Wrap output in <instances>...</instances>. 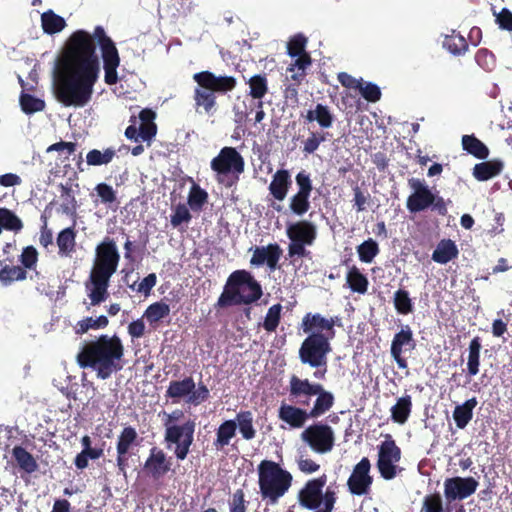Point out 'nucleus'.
<instances>
[{"label": "nucleus", "instance_id": "1", "mask_svg": "<svg viewBox=\"0 0 512 512\" xmlns=\"http://www.w3.org/2000/svg\"><path fill=\"white\" fill-rule=\"evenodd\" d=\"M97 44L101 50L105 83L115 85L118 82L120 56L105 29L96 26L92 34L76 30L67 39L53 69V92L62 105L84 107L91 101L100 73Z\"/></svg>", "mask_w": 512, "mask_h": 512}, {"label": "nucleus", "instance_id": "2", "mask_svg": "<svg viewBox=\"0 0 512 512\" xmlns=\"http://www.w3.org/2000/svg\"><path fill=\"white\" fill-rule=\"evenodd\" d=\"M120 255L115 241L105 237L95 249V258L85 282V289L92 306L100 305L109 297L108 287L113 274L117 271Z\"/></svg>", "mask_w": 512, "mask_h": 512}, {"label": "nucleus", "instance_id": "3", "mask_svg": "<svg viewBox=\"0 0 512 512\" xmlns=\"http://www.w3.org/2000/svg\"><path fill=\"white\" fill-rule=\"evenodd\" d=\"M123 345L117 336L102 335L98 340L85 345L77 354V363L81 368H91L100 379L109 378L122 368Z\"/></svg>", "mask_w": 512, "mask_h": 512}, {"label": "nucleus", "instance_id": "4", "mask_svg": "<svg viewBox=\"0 0 512 512\" xmlns=\"http://www.w3.org/2000/svg\"><path fill=\"white\" fill-rule=\"evenodd\" d=\"M262 294L261 285L250 272L236 270L229 275L215 306L225 308L232 305H249L258 301Z\"/></svg>", "mask_w": 512, "mask_h": 512}, {"label": "nucleus", "instance_id": "5", "mask_svg": "<svg viewBox=\"0 0 512 512\" xmlns=\"http://www.w3.org/2000/svg\"><path fill=\"white\" fill-rule=\"evenodd\" d=\"M289 397L297 404L309 406L312 397L316 396L313 407L309 410L311 419H316L334 405L333 394L326 390L320 383L311 382L308 378H300L297 375H291L288 386Z\"/></svg>", "mask_w": 512, "mask_h": 512}, {"label": "nucleus", "instance_id": "6", "mask_svg": "<svg viewBox=\"0 0 512 512\" xmlns=\"http://www.w3.org/2000/svg\"><path fill=\"white\" fill-rule=\"evenodd\" d=\"M257 472L262 500L266 505H276L292 486V474L280 464L266 459L259 463Z\"/></svg>", "mask_w": 512, "mask_h": 512}, {"label": "nucleus", "instance_id": "7", "mask_svg": "<svg viewBox=\"0 0 512 512\" xmlns=\"http://www.w3.org/2000/svg\"><path fill=\"white\" fill-rule=\"evenodd\" d=\"M326 483V474L307 480L297 494L299 505L314 512H333L338 499V487L336 483H331L324 490Z\"/></svg>", "mask_w": 512, "mask_h": 512}, {"label": "nucleus", "instance_id": "8", "mask_svg": "<svg viewBox=\"0 0 512 512\" xmlns=\"http://www.w3.org/2000/svg\"><path fill=\"white\" fill-rule=\"evenodd\" d=\"M198 84L194 91L195 104L209 114L216 106V93L225 94L236 88L237 80L233 76L215 75L210 71H201L193 75Z\"/></svg>", "mask_w": 512, "mask_h": 512}, {"label": "nucleus", "instance_id": "9", "mask_svg": "<svg viewBox=\"0 0 512 512\" xmlns=\"http://www.w3.org/2000/svg\"><path fill=\"white\" fill-rule=\"evenodd\" d=\"M304 333L307 337L298 351L300 362L315 369V379L323 380L327 373L328 355L332 351L331 339L317 330Z\"/></svg>", "mask_w": 512, "mask_h": 512}, {"label": "nucleus", "instance_id": "10", "mask_svg": "<svg viewBox=\"0 0 512 512\" xmlns=\"http://www.w3.org/2000/svg\"><path fill=\"white\" fill-rule=\"evenodd\" d=\"M211 169L217 174V181L231 187L239 181L245 170V161L234 147H223L211 160Z\"/></svg>", "mask_w": 512, "mask_h": 512}, {"label": "nucleus", "instance_id": "11", "mask_svg": "<svg viewBox=\"0 0 512 512\" xmlns=\"http://www.w3.org/2000/svg\"><path fill=\"white\" fill-rule=\"evenodd\" d=\"M171 417L165 423V442L167 449L173 450L177 459L184 460L193 442L194 423L186 422L183 425H170Z\"/></svg>", "mask_w": 512, "mask_h": 512}, {"label": "nucleus", "instance_id": "12", "mask_svg": "<svg viewBox=\"0 0 512 512\" xmlns=\"http://www.w3.org/2000/svg\"><path fill=\"white\" fill-rule=\"evenodd\" d=\"M301 439L314 452L325 454L333 449L335 435L332 427L328 424L315 423L302 431Z\"/></svg>", "mask_w": 512, "mask_h": 512}, {"label": "nucleus", "instance_id": "13", "mask_svg": "<svg viewBox=\"0 0 512 512\" xmlns=\"http://www.w3.org/2000/svg\"><path fill=\"white\" fill-rule=\"evenodd\" d=\"M378 447L377 468L382 478L391 480L397 475V465L401 459V450L396 442L388 435Z\"/></svg>", "mask_w": 512, "mask_h": 512}, {"label": "nucleus", "instance_id": "14", "mask_svg": "<svg viewBox=\"0 0 512 512\" xmlns=\"http://www.w3.org/2000/svg\"><path fill=\"white\" fill-rule=\"evenodd\" d=\"M415 347L416 342L411 327L408 324L402 325L401 329L393 336L390 346L391 357L396 362L398 368H408L405 353L413 351Z\"/></svg>", "mask_w": 512, "mask_h": 512}, {"label": "nucleus", "instance_id": "15", "mask_svg": "<svg viewBox=\"0 0 512 512\" xmlns=\"http://www.w3.org/2000/svg\"><path fill=\"white\" fill-rule=\"evenodd\" d=\"M156 113L150 109H143L139 113L140 125L136 127V117L132 116V122L125 130V136L134 141H150L157 133V125L154 123Z\"/></svg>", "mask_w": 512, "mask_h": 512}, {"label": "nucleus", "instance_id": "16", "mask_svg": "<svg viewBox=\"0 0 512 512\" xmlns=\"http://www.w3.org/2000/svg\"><path fill=\"white\" fill-rule=\"evenodd\" d=\"M296 184L298 191L290 198L289 208L297 216H302L310 209V196L313 190L310 174L305 170L297 173Z\"/></svg>", "mask_w": 512, "mask_h": 512}, {"label": "nucleus", "instance_id": "17", "mask_svg": "<svg viewBox=\"0 0 512 512\" xmlns=\"http://www.w3.org/2000/svg\"><path fill=\"white\" fill-rule=\"evenodd\" d=\"M371 463L363 457L353 468L347 480V487L352 495H365L370 491L373 477L370 475Z\"/></svg>", "mask_w": 512, "mask_h": 512}, {"label": "nucleus", "instance_id": "18", "mask_svg": "<svg viewBox=\"0 0 512 512\" xmlns=\"http://www.w3.org/2000/svg\"><path fill=\"white\" fill-rule=\"evenodd\" d=\"M479 486L473 477H451L444 481V496L451 503L455 500H464L473 495Z\"/></svg>", "mask_w": 512, "mask_h": 512}, {"label": "nucleus", "instance_id": "19", "mask_svg": "<svg viewBox=\"0 0 512 512\" xmlns=\"http://www.w3.org/2000/svg\"><path fill=\"white\" fill-rule=\"evenodd\" d=\"M408 185L413 190L406 202V207L411 213L424 211L435 201L434 194L422 180L410 178Z\"/></svg>", "mask_w": 512, "mask_h": 512}, {"label": "nucleus", "instance_id": "20", "mask_svg": "<svg viewBox=\"0 0 512 512\" xmlns=\"http://www.w3.org/2000/svg\"><path fill=\"white\" fill-rule=\"evenodd\" d=\"M336 325H340V318L338 316L325 318L320 313H306L301 322V329L303 332H310L317 330L324 334L329 339H334Z\"/></svg>", "mask_w": 512, "mask_h": 512}, {"label": "nucleus", "instance_id": "21", "mask_svg": "<svg viewBox=\"0 0 512 512\" xmlns=\"http://www.w3.org/2000/svg\"><path fill=\"white\" fill-rule=\"evenodd\" d=\"M138 445V433L136 429L132 426H126L120 432L116 450H117V467L120 471H125L128 466V459L131 455V450L133 447Z\"/></svg>", "mask_w": 512, "mask_h": 512}, {"label": "nucleus", "instance_id": "22", "mask_svg": "<svg viewBox=\"0 0 512 512\" xmlns=\"http://www.w3.org/2000/svg\"><path fill=\"white\" fill-rule=\"evenodd\" d=\"M287 237L292 242L312 245L317 237L316 226L307 220L290 224L286 229Z\"/></svg>", "mask_w": 512, "mask_h": 512}, {"label": "nucleus", "instance_id": "23", "mask_svg": "<svg viewBox=\"0 0 512 512\" xmlns=\"http://www.w3.org/2000/svg\"><path fill=\"white\" fill-rule=\"evenodd\" d=\"M281 255V247L277 243H271L266 247H256L250 263L254 266H262L266 263L271 270H275Z\"/></svg>", "mask_w": 512, "mask_h": 512}, {"label": "nucleus", "instance_id": "24", "mask_svg": "<svg viewBox=\"0 0 512 512\" xmlns=\"http://www.w3.org/2000/svg\"><path fill=\"white\" fill-rule=\"evenodd\" d=\"M278 417L291 428H302L308 419H311L309 411L292 405L282 403L278 410Z\"/></svg>", "mask_w": 512, "mask_h": 512}, {"label": "nucleus", "instance_id": "25", "mask_svg": "<svg viewBox=\"0 0 512 512\" xmlns=\"http://www.w3.org/2000/svg\"><path fill=\"white\" fill-rule=\"evenodd\" d=\"M292 184L288 170L280 169L275 172L269 185L270 194L278 201H283Z\"/></svg>", "mask_w": 512, "mask_h": 512}, {"label": "nucleus", "instance_id": "26", "mask_svg": "<svg viewBox=\"0 0 512 512\" xmlns=\"http://www.w3.org/2000/svg\"><path fill=\"white\" fill-rule=\"evenodd\" d=\"M459 250L451 239H442L432 253V260L439 264H446L457 258Z\"/></svg>", "mask_w": 512, "mask_h": 512}, {"label": "nucleus", "instance_id": "27", "mask_svg": "<svg viewBox=\"0 0 512 512\" xmlns=\"http://www.w3.org/2000/svg\"><path fill=\"white\" fill-rule=\"evenodd\" d=\"M477 404L478 401L476 397H472L454 408L453 419L457 428L464 429L469 424L473 418V410Z\"/></svg>", "mask_w": 512, "mask_h": 512}, {"label": "nucleus", "instance_id": "28", "mask_svg": "<svg viewBox=\"0 0 512 512\" xmlns=\"http://www.w3.org/2000/svg\"><path fill=\"white\" fill-rule=\"evenodd\" d=\"M503 169V162L498 159L478 163L473 168V176L479 181H487Z\"/></svg>", "mask_w": 512, "mask_h": 512}, {"label": "nucleus", "instance_id": "29", "mask_svg": "<svg viewBox=\"0 0 512 512\" xmlns=\"http://www.w3.org/2000/svg\"><path fill=\"white\" fill-rule=\"evenodd\" d=\"M237 424L235 420H225L216 430V439L213 446L216 450H222L230 444L232 438L235 437Z\"/></svg>", "mask_w": 512, "mask_h": 512}, {"label": "nucleus", "instance_id": "30", "mask_svg": "<svg viewBox=\"0 0 512 512\" xmlns=\"http://www.w3.org/2000/svg\"><path fill=\"white\" fill-rule=\"evenodd\" d=\"M306 120L316 121L322 129H328L334 122V116L328 106L318 103L314 109L307 111Z\"/></svg>", "mask_w": 512, "mask_h": 512}, {"label": "nucleus", "instance_id": "31", "mask_svg": "<svg viewBox=\"0 0 512 512\" xmlns=\"http://www.w3.org/2000/svg\"><path fill=\"white\" fill-rule=\"evenodd\" d=\"M391 419L398 424H404L408 420L412 411V398L410 395H404L397 399L395 405L390 409Z\"/></svg>", "mask_w": 512, "mask_h": 512}, {"label": "nucleus", "instance_id": "32", "mask_svg": "<svg viewBox=\"0 0 512 512\" xmlns=\"http://www.w3.org/2000/svg\"><path fill=\"white\" fill-rule=\"evenodd\" d=\"M41 26L46 34L53 35L66 27V21L53 10H47L41 14Z\"/></svg>", "mask_w": 512, "mask_h": 512}, {"label": "nucleus", "instance_id": "33", "mask_svg": "<svg viewBox=\"0 0 512 512\" xmlns=\"http://www.w3.org/2000/svg\"><path fill=\"white\" fill-rule=\"evenodd\" d=\"M462 147L463 150L477 159L483 160L489 155L488 147L473 134L462 137Z\"/></svg>", "mask_w": 512, "mask_h": 512}, {"label": "nucleus", "instance_id": "34", "mask_svg": "<svg viewBox=\"0 0 512 512\" xmlns=\"http://www.w3.org/2000/svg\"><path fill=\"white\" fill-rule=\"evenodd\" d=\"M481 348V338L479 336L474 337L468 347L467 373L470 377L479 373Z\"/></svg>", "mask_w": 512, "mask_h": 512}, {"label": "nucleus", "instance_id": "35", "mask_svg": "<svg viewBox=\"0 0 512 512\" xmlns=\"http://www.w3.org/2000/svg\"><path fill=\"white\" fill-rule=\"evenodd\" d=\"M57 245L61 256H70L75 251L76 232L73 227H68L60 231L57 236Z\"/></svg>", "mask_w": 512, "mask_h": 512}, {"label": "nucleus", "instance_id": "36", "mask_svg": "<svg viewBox=\"0 0 512 512\" xmlns=\"http://www.w3.org/2000/svg\"><path fill=\"white\" fill-rule=\"evenodd\" d=\"M194 388L195 382L192 377H186L180 381H171L166 391V396L172 399H179L189 396Z\"/></svg>", "mask_w": 512, "mask_h": 512}, {"label": "nucleus", "instance_id": "37", "mask_svg": "<svg viewBox=\"0 0 512 512\" xmlns=\"http://www.w3.org/2000/svg\"><path fill=\"white\" fill-rule=\"evenodd\" d=\"M237 427L245 440H252L256 436V430L253 426V413L249 410H241L235 418Z\"/></svg>", "mask_w": 512, "mask_h": 512}, {"label": "nucleus", "instance_id": "38", "mask_svg": "<svg viewBox=\"0 0 512 512\" xmlns=\"http://www.w3.org/2000/svg\"><path fill=\"white\" fill-rule=\"evenodd\" d=\"M346 282L353 292L365 294L368 290L369 281L356 266H352L348 270L346 275Z\"/></svg>", "mask_w": 512, "mask_h": 512}, {"label": "nucleus", "instance_id": "39", "mask_svg": "<svg viewBox=\"0 0 512 512\" xmlns=\"http://www.w3.org/2000/svg\"><path fill=\"white\" fill-rule=\"evenodd\" d=\"M12 455L20 469L26 473L31 474L38 469L36 460L24 447L15 446L12 450Z\"/></svg>", "mask_w": 512, "mask_h": 512}, {"label": "nucleus", "instance_id": "40", "mask_svg": "<svg viewBox=\"0 0 512 512\" xmlns=\"http://www.w3.org/2000/svg\"><path fill=\"white\" fill-rule=\"evenodd\" d=\"M0 266V282L5 286L27 278V271L21 266L3 265L2 261H0Z\"/></svg>", "mask_w": 512, "mask_h": 512}, {"label": "nucleus", "instance_id": "41", "mask_svg": "<svg viewBox=\"0 0 512 512\" xmlns=\"http://www.w3.org/2000/svg\"><path fill=\"white\" fill-rule=\"evenodd\" d=\"M393 305L396 312L400 315H408L414 312V303L410 293L406 289H398L393 294Z\"/></svg>", "mask_w": 512, "mask_h": 512}, {"label": "nucleus", "instance_id": "42", "mask_svg": "<svg viewBox=\"0 0 512 512\" xmlns=\"http://www.w3.org/2000/svg\"><path fill=\"white\" fill-rule=\"evenodd\" d=\"M249 96L258 101H262V98L268 93V80L265 74L253 75L248 81Z\"/></svg>", "mask_w": 512, "mask_h": 512}, {"label": "nucleus", "instance_id": "43", "mask_svg": "<svg viewBox=\"0 0 512 512\" xmlns=\"http://www.w3.org/2000/svg\"><path fill=\"white\" fill-rule=\"evenodd\" d=\"M443 46L453 55H462L468 50L467 40L456 31L445 37Z\"/></svg>", "mask_w": 512, "mask_h": 512}, {"label": "nucleus", "instance_id": "44", "mask_svg": "<svg viewBox=\"0 0 512 512\" xmlns=\"http://www.w3.org/2000/svg\"><path fill=\"white\" fill-rule=\"evenodd\" d=\"M0 227L1 230L19 232L23 228L22 220L10 209L0 207Z\"/></svg>", "mask_w": 512, "mask_h": 512}, {"label": "nucleus", "instance_id": "45", "mask_svg": "<svg viewBox=\"0 0 512 512\" xmlns=\"http://www.w3.org/2000/svg\"><path fill=\"white\" fill-rule=\"evenodd\" d=\"M116 155L113 148H107L104 151L98 149L90 150L86 155V162L90 166H100L110 163Z\"/></svg>", "mask_w": 512, "mask_h": 512}, {"label": "nucleus", "instance_id": "46", "mask_svg": "<svg viewBox=\"0 0 512 512\" xmlns=\"http://www.w3.org/2000/svg\"><path fill=\"white\" fill-rule=\"evenodd\" d=\"M208 201V193L198 184H193L188 195V205L193 211L199 212Z\"/></svg>", "mask_w": 512, "mask_h": 512}, {"label": "nucleus", "instance_id": "47", "mask_svg": "<svg viewBox=\"0 0 512 512\" xmlns=\"http://www.w3.org/2000/svg\"><path fill=\"white\" fill-rule=\"evenodd\" d=\"M331 134L324 131H313L306 140L303 141L302 152L304 154H313L321 143L329 140Z\"/></svg>", "mask_w": 512, "mask_h": 512}, {"label": "nucleus", "instance_id": "48", "mask_svg": "<svg viewBox=\"0 0 512 512\" xmlns=\"http://www.w3.org/2000/svg\"><path fill=\"white\" fill-rule=\"evenodd\" d=\"M20 105L22 111L26 114L40 112L45 108L44 100L24 92L20 95Z\"/></svg>", "mask_w": 512, "mask_h": 512}, {"label": "nucleus", "instance_id": "49", "mask_svg": "<svg viewBox=\"0 0 512 512\" xmlns=\"http://www.w3.org/2000/svg\"><path fill=\"white\" fill-rule=\"evenodd\" d=\"M379 251L378 243L371 238L365 240L357 247L359 259L364 263H371Z\"/></svg>", "mask_w": 512, "mask_h": 512}, {"label": "nucleus", "instance_id": "50", "mask_svg": "<svg viewBox=\"0 0 512 512\" xmlns=\"http://www.w3.org/2000/svg\"><path fill=\"white\" fill-rule=\"evenodd\" d=\"M129 278L130 276L128 275L125 277V282L129 286V288H131L132 291L141 293L145 296H147L150 293L151 289L155 286L157 280L156 274L154 273L149 274L141 281H138V279L134 280L132 284H129Z\"/></svg>", "mask_w": 512, "mask_h": 512}, {"label": "nucleus", "instance_id": "51", "mask_svg": "<svg viewBox=\"0 0 512 512\" xmlns=\"http://www.w3.org/2000/svg\"><path fill=\"white\" fill-rule=\"evenodd\" d=\"M282 305L280 303L272 305L264 318L263 322V328L267 332H275L280 320H281V311H282Z\"/></svg>", "mask_w": 512, "mask_h": 512}, {"label": "nucleus", "instance_id": "52", "mask_svg": "<svg viewBox=\"0 0 512 512\" xmlns=\"http://www.w3.org/2000/svg\"><path fill=\"white\" fill-rule=\"evenodd\" d=\"M420 512H444L443 499L440 493L435 492L425 495Z\"/></svg>", "mask_w": 512, "mask_h": 512}, {"label": "nucleus", "instance_id": "53", "mask_svg": "<svg viewBox=\"0 0 512 512\" xmlns=\"http://www.w3.org/2000/svg\"><path fill=\"white\" fill-rule=\"evenodd\" d=\"M38 256V251L34 246H26L20 255L21 267L26 271L27 269L34 270L38 262Z\"/></svg>", "mask_w": 512, "mask_h": 512}, {"label": "nucleus", "instance_id": "54", "mask_svg": "<svg viewBox=\"0 0 512 512\" xmlns=\"http://www.w3.org/2000/svg\"><path fill=\"white\" fill-rule=\"evenodd\" d=\"M475 61L486 71H492L496 65L495 55L486 48H481L476 52Z\"/></svg>", "mask_w": 512, "mask_h": 512}, {"label": "nucleus", "instance_id": "55", "mask_svg": "<svg viewBox=\"0 0 512 512\" xmlns=\"http://www.w3.org/2000/svg\"><path fill=\"white\" fill-rule=\"evenodd\" d=\"M306 43L307 38L304 35L297 34L293 36L287 44L288 55L291 57H296L297 55L306 54Z\"/></svg>", "mask_w": 512, "mask_h": 512}, {"label": "nucleus", "instance_id": "56", "mask_svg": "<svg viewBox=\"0 0 512 512\" xmlns=\"http://www.w3.org/2000/svg\"><path fill=\"white\" fill-rule=\"evenodd\" d=\"M108 323V318L104 315H101L96 319L87 317L78 323V332L85 333L89 329L105 328Z\"/></svg>", "mask_w": 512, "mask_h": 512}, {"label": "nucleus", "instance_id": "57", "mask_svg": "<svg viewBox=\"0 0 512 512\" xmlns=\"http://www.w3.org/2000/svg\"><path fill=\"white\" fill-rule=\"evenodd\" d=\"M358 90L360 91L363 98L368 102H377L380 100L382 95L380 88L371 82L365 84L362 82Z\"/></svg>", "mask_w": 512, "mask_h": 512}, {"label": "nucleus", "instance_id": "58", "mask_svg": "<svg viewBox=\"0 0 512 512\" xmlns=\"http://www.w3.org/2000/svg\"><path fill=\"white\" fill-rule=\"evenodd\" d=\"M95 191L97 192V195L100 197L101 202L105 205L115 203L117 200L115 190L112 188V186L106 183L97 184L95 187Z\"/></svg>", "mask_w": 512, "mask_h": 512}, {"label": "nucleus", "instance_id": "59", "mask_svg": "<svg viewBox=\"0 0 512 512\" xmlns=\"http://www.w3.org/2000/svg\"><path fill=\"white\" fill-rule=\"evenodd\" d=\"M143 318L149 323V330H156L160 322V301L151 304L145 311Z\"/></svg>", "mask_w": 512, "mask_h": 512}, {"label": "nucleus", "instance_id": "60", "mask_svg": "<svg viewBox=\"0 0 512 512\" xmlns=\"http://www.w3.org/2000/svg\"><path fill=\"white\" fill-rule=\"evenodd\" d=\"M306 246L309 245L305 243L290 241L288 245V257L292 260V262L299 258L309 257L310 251L306 249Z\"/></svg>", "mask_w": 512, "mask_h": 512}, {"label": "nucleus", "instance_id": "61", "mask_svg": "<svg viewBox=\"0 0 512 512\" xmlns=\"http://www.w3.org/2000/svg\"><path fill=\"white\" fill-rule=\"evenodd\" d=\"M245 493L242 489H237L233 495L232 499L229 503V512H246Z\"/></svg>", "mask_w": 512, "mask_h": 512}, {"label": "nucleus", "instance_id": "62", "mask_svg": "<svg viewBox=\"0 0 512 512\" xmlns=\"http://www.w3.org/2000/svg\"><path fill=\"white\" fill-rule=\"evenodd\" d=\"M296 463L298 469L306 475L316 473L320 469V465L318 463L304 455H300L296 459Z\"/></svg>", "mask_w": 512, "mask_h": 512}, {"label": "nucleus", "instance_id": "63", "mask_svg": "<svg viewBox=\"0 0 512 512\" xmlns=\"http://www.w3.org/2000/svg\"><path fill=\"white\" fill-rule=\"evenodd\" d=\"M209 389L203 383H199L198 388L189 394L188 402L193 405H199L209 398Z\"/></svg>", "mask_w": 512, "mask_h": 512}, {"label": "nucleus", "instance_id": "64", "mask_svg": "<svg viewBox=\"0 0 512 512\" xmlns=\"http://www.w3.org/2000/svg\"><path fill=\"white\" fill-rule=\"evenodd\" d=\"M102 452H84L78 453L74 459V464L77 469L83 470L88 467L89 459L97 460L102 456Z\"/></svg>", "mask_w": 512, "mask_h": 512}]
</instances>
